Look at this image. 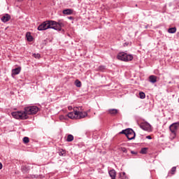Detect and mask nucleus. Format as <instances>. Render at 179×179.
<instances>
[{"mask_svg": "<svg viewBox=\"0 0 179 179\" xmlns=\"http://www.w3.org/2000/svg\"><path fill=\"white\" fill-rule=\"evenodd\" d=\"M73 13V10L67 8L63 10V14L64 15H72Z\"/></svg>", "mask_w": 179, "mask_h": 179, "instance_id": "16", "label": "nucleus"}, {"mask_svg": "<svg viewBox=\"0 0 179 179\" xmlns=\"http://www.w3.org/2000/svg\"><path fill=\"white\" fill-rule=\"evenodd\" d=\"M109 176L111 178V179H115V177H117V172H115V170L112 169L109 171Z\"/></svg>", "mask_w": 179, "mask_h": 179, "instance_id": "12", "label": "nucleus"}, {"mask_svg": "<svg viewBox=\"0 0 179 179\" xmlns=\"http://www.w3.org/2000/svg\"><path fill=\"white\" fill-rule=\"evenodd\" d=\"M176 171H177V167L176 166L172 167V169H171V174H172V176L176 174Z\"/></svg>", "mask_w": 179, "mask_h": 179, "instance_id": "26", "label": "nucleus"}, {"mask_svg": "<svg viewBox=\"0 0 179 179\" xmlns=\"http://www.w3.org/2000/svg\"><path fill=\"white\" fill-rule=\"evenodd\" d=\"M176 31H177V28L176 27L169 28L168 29V33H170L171 34H174Z\"/></svg>", "mask_w": 179, "mask_h": 179, "instance_id": "19", "label": "nucleus"}, {"mask_svg": "<svg viewBox=\"0 0 179 179\" xmlns=\"http://www.w3.org/2000/svg\"><path fill=\"white\" fill-rule=\"evenodd\" d=\"M75 85L77 87H82V82L79 80H76Z\"/></svg>", "mask_w": 179, "mask_h": 179, "instance_id": "21", "label": "nucleus"}, {"mask_svg": "<svg viewBox=\"0 0 179 179\" xmlns=\"http://www.w3.org/2000/svg\"><path fill=\"white\" fill-rule=\"evenodd\" d=\"M146 139H152V136H147Z\"/></svg>", "mask_w": 179, "mask_h": 179, "instance_id": "33", "label": "nucleus"}, {"mask_svg": "<svg viewBox=\"0 0 179 179\" xmlns=\"http://www.w3.org/2000/svg\"><path fill=\"white\" fill-rule=\"evenodd\" d=\"M178 103H179V98H178Z\"/></svg>", "mask_w": 179, "mask_h": 179, "instance_id": "38", "label": "nucleus"}, {"mask_svg": "<svg viewBox=\"0 0 179 179\" xmlns=\"http://www.w3.org/2000/svg\"><path fill=\"white\" fill-rule=\"evenodd\" d=\"M98 71H100L101 72H104V71H106V66H99L98 68Z\"/></svg>", "mask_w": 179, "mask_h": 179, "instance_id": "24", "label": "nucleus"}, {"mask_svg": "<svg viewBox=\"0 0 179 179\" xmlns=\"http://www.w3.org/2000/svg\"><path fill=\"white\" fill-rule=\"evenodd\" d=\"M2 167H3L2 163L0 162V170H2Z\"/></svg>", "mask_w": 179, "mask_h": 179, "instance_id": "34", "label": "nucleus"}, {"mask_svg": "<svg viewBox=\"0 0 179 179\" xmlns=\"http://www.w3.org/2000/svg\"><path fill=\"white\" fill-rule=\"evenodd\" d=\"M131 155H138V152L135 151H131Z\"/></svg>", "mask_w": 179, "mask_h": 179, "instance_id": "31", "label": "nucleus"}, {"mask_svg": "<svg viewBox=\"0 0 179 179\" xmlns=\"http://www.w3.org/2000/svg\"><path fill=\"white\" fill-rule=\"evenodd\" d=\"M120 134H123L124 135H126L129 141H132L133 139H135V136H136L135 131L132 129H126L120 131Z\"/></svg>", "mask_w": 179, "mask_h": 179, "instance_id": "4", "label": "nucleus"}, {"mask_svg": "<svg viewBox=\"0 0 179 179\" xmlns=\"http://www.w3.org/2000/svg\"><path fill=\"white\" fill-rule=\"evenodd\" d=\"M140 128H141V129H143L144 131H150V128H152V126L148 122H145L140 124Z\"/></svg>", "mask_w": 179, "mask_h": 179, "instance_id": "9", "label": "nucleus"}, {"mask_svg": "<svg viewBox=\"0 0 179 179\" xmlns=\"http://www.w3.org/2000/svg\"><path fill=\"white\" fill-rule=\"evenodd\" d=\"M76 108H78V107H74L73 108V112H70L67 114L66 117H69V118H71V120H77L76 119V115H75V111H76Z\"/></svg>", "mask_w": 179, "mask_h": 179, "instance_id": "10", "label": "nucleus"}, {"mask_svg": "<svg viewBox=\"0 0 179 179\" xmlns=\"http://www.w3.org/2000/svg\"><path fill=\"white\" fill-rule=\"evenodd\" d=\"M179 122L173 123L169 126V130L171 132V136L174 139L177 136V129H178Z\"/></svg>", "mask_w": 179, "mask_h": 179, "instance_id": "7", "label": "nucleus"}, {"mask_svg": "<svg viewBox=\"0 0 179 179\" xmlns=\"http://www.w3.org/2000/svg\"><path fill=\"white\" fill-rule=\"evenodd\" d=\"M79 110H75V115H76L77 120H81V118H85L87 117V112L82 111V106L77 107Z\"/></svg>", "mask_w": 179, "mask_h": 179, "instance_id": "8", "label": "nucleus"}, {"mask_svg": "<svg viewBox=\"0 0 179 179\" xmlns=\"http://www.w3.org/2000/svg\"><path fill=\"white\" fill-rule=\"evenodd\" d=\"M52 24H53V27H52L53 30H57V31H65V30L62 29V27H65L64 20H59L57 22L52 20Z\"/></svg>", "mask_w": 179, "mask_h": 179, "instance_id": "1", "label": "nucleus"}, {"mask_svg": "<svg viewBox=\"0 0 179 179\" xmlns=\"http://www.w3.org/2000/svg\"><path fill=\"white\" fill-rule=\"evenodd\" d=\"M52 20H47L43 22L38 27V30L39 31H43V30H47L48 29H52Z\"/></svg>", "mask_w": 179, "mask_h": 179, "instance_id": "5", "label": "nucleus"}, {"mask_svg": "<svg viewBox=\"0 0 179 179\" xmlns=\"http://www.w3.org/2000/svg\"><path fill=\"white\" fill-rule=\"evenodd\" d=\"M26 37H27V41L31 42V41H33V40H34V38H33V36H31L30 32L27 33Z\"/></svg>", "mask_w": 179, "mask_h": 179, "instance_id": "18", "label": "nucleus"}, {"mask_svg": "<svg viewBox=\"0 0 179 179\" xmlns=\"http://www.w3.org/2000/svg\"><path fill=\"white\" fill-rule=\"evenodd\" d=\"M60 118H64V115L61 116Z\"/></svg>", "mask_w": 179, "mask_h": 179, "instance_id": "36", "label": "nucleus"}, {"mask_svg": "<svg viewBox=\"0 0 179 179\" xmlns=\"http://www.w3.org/2000/svg\"><path fill=\"white\" fill-rule=\"evenodd\" d=\"M140 99H145L146 97V94H145V92H139Z\"/></svg>", "mask_w": 179, "mask_h": 179, "instance_id": "27", "label": "nucleus"}, {"mask_svg": "<svg viewBox=\"0 0 179 179\" xmlns=\"http://www.w3.org/2000/svg\"><path fill=\"white\" fill-rule=\"evenodd\" d=\"M123 176H125V172H123Z\"/></svg>", "mask_w": 179, "mask_h": 179, "instance_id": "37", "label": "nucleus"}, {"mask_svg": "<svg viewBox=\"0 0 179 179\" xmlns=\"http://www.w3.org/2000/svg\"><path fill=\"white\" fill-rule=\"evenodd\" d=\"M68 19H69V20H73V17L72 16H70V17H68Z\"/></svg>", "mask_w": 179, "mask_h": 179, "instance_id": "32", "label": "nucleus"}, {"mask_svg": "<svg viewBox=\"0 0 179 179\" xmlns=\"http://www.w3.org/2000/svg\"><path fill=\"white\" fill-rule=\"evenodd\" d=\"M23 142L24 143H29V142H30V139L29 138V137H24Z\"/></svg>", "mask_w": 179, "mask_h": 179, "instance_id": "28", "label": "nucleus"}, {"mask_svg": "<svg viewBox=\"0 0 179 179\" xmlns=\"http://www.w3.org/2000/svg\"><path fill=\"white\" fill-rule=\"evenodd\" d=\"M66 141L67 142H72V141H73V136L72 134H69Z\"/></svg>", "mask_w": 179, "mask_h": 179, "instance_id": "23", "label": "nucleus"}, {"mask_svg": "<svg viewBox=\"0 0 179 179\" xmlns=\"http://www.w3.org/2000/svg\"><path fill=\"white\" fill-rule=\"evenodd\" d=\"M20 71H22V67H17L13 69V75H19L20 73Z\"/></svg>", "mask_w": 179, "mask_h": 179, "instance_id": "14", "label": "nucleus"}, {"mask_svg": "<svg viewBox=\"0 0 179 179\" xmlns=\"http://www.w3.org/2000/svg\"><path fill=\"white\" fill-rule=\"evenodd\" d=\"M117 58L120 61L128 62L129 61H132V59H134V55H128L124 52H121L117 54Z\"/></svg>", "mask_w": 179, "mask_h": 179, "instance_id": "2", "label": "nucleus"}, {"mask_svg": "<svg viewBox=\"0 0 179 179\" xmlns=\"http://www.w3.org/2000/svg\"><path fill=\"white\" fill-rule=\"evenodd\" d=\"M1 22L3 23H6V22H9L10 20V15L9 14H6L1 18Z\"/></svg>", "mask_w": 179, "mask_h": 179, "instance_id": "11", "label": "nucleus"}, {"mask_svg": "<svg viewBox=\"0 0 179 179\" xmlns=\"http://www.w3.org/2000/svg\"><path fill=\"white\" fill-rule=\"evenodd\" d=\"M66 152L64 150H62L61 151L59 152V156H65Z\"/></svg>", "mask_w": 179, "mask_h": 179, "instance_id": "30", "label": "nucleus"}, {"mask_svg": "<svg viewBox=\"0 0 179 179\" xmlns=\"http://www.w3.org/2000/svg\"><path fill=\"white\" fill-rule=\"evenodd\" d=\"M120 152H122L123 153H128V150L125 147H121L120 148Z\"/></svg>", "mask_w": 179, "mask_h": 179, "instance_id": "25", "label": "nucleus"}, {"mask_svg": "<svg viewBox=\"0 0 179 179\" xmlns=\"http://www.w3.org/2000/svg\"><path fill=\"white\" fill-rule=\"evenodd\" d=\"M11 115L16 120H27L29 118V116L24 113V111L13 112Z\"/></svg>", "mask_w": 179, "mask_h": 179, "instance_id": "6", "label": "nucleus"}, {"mask_svg": "<svg viewBox=\"0 0 179 179\" xmlns=\"http://www.w3.org/2000/svg\"><path fill=\"white\" fill-rule=\"evenodd\" d=\"M36 113H38V107L36 106H27L24 108L25 115H34Z\"/></svg>", "mask_w": 179, "mask_h": 179, "instance_id": "3", "label": "nucleus"}, {"mask_svg": "<svg viewBox=\"0 0 179 179\" xmlns=\"http://www.w3.org/2000/svg\"><path fill=\"white\" fill-rule=\"evenodd\" d=\"M140 153L141 155H146V153H148V148H141Z\"/></svg>", "mask_w": 179, "mask_h": 179, "instance_id": "22", "label": "nucleus"}, {"mask_svg": "<svg viewBox=\"0 0 179 179\" xmlns=\"http://www.w3.org/2000/svg\"><path fill=\"white\" fill-rule=\"evenodd\" d=\"M33 57H34V58H36L38 59H40V58H41V55L38 53H37V54L34 53L33 55Z\"/></svg>", "mask_w": 179, "mask_h": 179, "instance_id": "29", "label": "nucleus"}, {"mask_svg": "<svg viewBox=\"0 0 179 179\" xmlns=\"http://www.w3.org/2000/svg\"><path fill=\"white\" fill-rule=\"evenodd\" d=\"M108 114H110V115H117L118 114V110L117 109H109Z\"/></svg>", "mask_w": 179, "mask_h": 179, "instance_id": "15", "label": "nucleus"}, {"mask_svg": "<svg viewBox=\"0 0 179 179\" xmlns=\"http://www.w3.org/2000/svg\"><path fill=\"white\" fill-rule=\"evenodd\" d=\"M149 81L150 83H156L157 82V77L156 76H150Z\"/></svg>", "mask_w": 179, "mask_h": 179, "instance_id": "13", "label": "nucleus"}, {"mask_svg": "<svg viewBox=\"0 0 179 179\" xmlns=\"http://www.w3.org/2000/svg\"><path fill=\"white\" fill-rule=\"evenodd\" d=\"M44 177L43 175H30V178H43Z\"/></svg>", "mask_w": 179, "mask_h": 179, "instance_id": "20", "label": "nucleus"}, {"mask_svg": "<svg viewBox=\"0 0 179 179\" xmlns=\"http://www.w3.org/2000/svg\"><path fill=\"white\" fill-rule=\"evenodd\" d=\"M22 173H26L30 171V167L27 166H22L21 168Z\"/></svg>", "mask_w": 179, "mask_h": 179, "instance_id": "17", "label": "nucleus"}, {"mask_svg": "<svg viewBox=\"0 0 179 179\" xmlns=\"http://www.w3.org/2000/svg\"><path fill=\"white\" fill-rule=\"evenodd\" d=\"M68 109L69 110V111H71V110H72V106H69Z\"/></svg>", "mask_w": 179, "mask_h": 179, "instance_id": "35", "label": "nucleus"}]
</instances>
